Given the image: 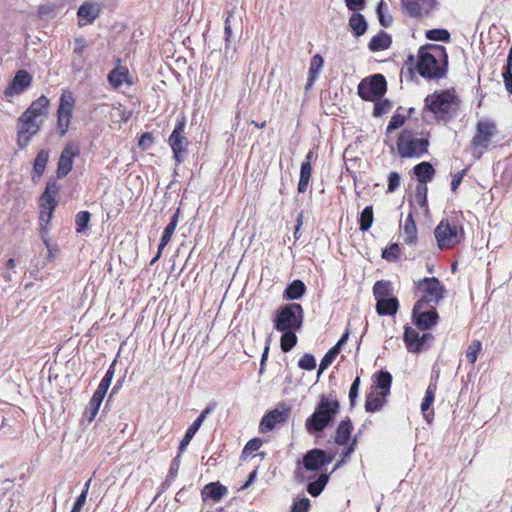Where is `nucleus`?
Listing matches in <instances>:
<instances>
[{"label": "nucleus", "mask_w": 512, "mask_h": 512, "mask_svg": "<svg viewBox=\"0 0 512 512\" xmlns=\"http://www.w3.org/2000/svg\"><path fill=\"white\" fill-rule=\"evenodd\" d=\"M401 4L405 12L411 17H424L431 14L435 6L436 0H401Z\"/></svg>", "instance_id": "14"}, {"label": "nucleus", "mask_w": 512, "mask_h": 512, "mask_svg": "<svg viewBox=\"0 0 512 512\" xmlns=\"http://www.w3.org/2000/svg\"><path fill=\"white\" fill-rule=\"evenodd\" d=\"M497 133L496 125L489 120H480L476 125V134L472 139L474 147L486 149L492 137Z\"/></svg>", "instance_id": "13"}, {"label": "nucleus", "mask_w": 512, "mask_h": 512, "mask_svg": "<svg viewBox=\"0 0 512 512\" xmlns=\"http://www.w3.org/2000/svg\"><path fill=\"white\" fill-rule=\"evenodd\" d=\"M262 446V440L259 438H254L248 441L246 446L244 447L243 453H252L260 449Z\"/></svg>", "instance_id": "60"}, {"label": "nucleus", "mask_w": 512, "mask_h": 512, "mask_svg": "<svg viewBox=\"0 0 512 512\" xmlns=\"http://www.w3.org/2000/svg\"><path fill=\"white\" fill-rule=\"evenodd\" d=\"M340 404L335 394H323L313 412L305 421V429L309 434H320L331 425L339 413Z\"/></svg>", "instance_id": "2"}, {"label": "nucleus", "mask_w": 512, "mask_h": 512, "mask_svg": "<svg viewBox=\"0 0 512 512\" xmlns=\"http://www.w3.org/2000/svg\"><path fill=\"white\" fill-rule=\"evenodd\" d=\"M375 380L371 388L376 391H381L386 394H390V387L392 383V375L388 371H380L375 374Z\"/></svg>", "instance_id": "32"}, {"label": "nucleus", "mask_w": 512, "mask_h": 512, "mask_svg": "<svg viewBox=\"0 0 512 512\" xmlns=\"http://www.w3.org/2000/svg\"><path fill=\"white\" fill-rule=\"evenodd\" d=\"M377 14L379 22L383 27H389L392 24L393 18L391 14L388 13V7L383 1H381L377 6Z\"/></svg>", "instance_id": "44"}, {"label": "nucleus", "mask_w": 512, "mask_h": 512, "mask_svg": "<svg viewBox=\"0 0 512 512\" xmlns=\"http://www.w3.org/2000/svg\"><path fill=\"white\" fill-rule=\"evenodd\" d=\"M101 7L97 3H84L82 4L77 12L79 26L92 24L94 20L100 15Z\"/></svg>", "instance_id": "21"}, {"label": "nucleus", "mask_w": 512, "mask_h": 512, "mask_svg": "<svg viewBox=\"0 0 512 512\" xmlns=\"http://www.w3.org/2000/svg\"><path fill=\"white\" fill-rule=\"evenodd\" d=\"M399 307L398 299L395 297L381 298L377 300L376 311L379 315H395Z\"/></svg>", "instance_id": "30"}, {"label": "nucleus", "mask_w": 512, "mask_h": 512, "mask_svg": "<svg viewBox=\"0 0 512 512\" xmlns=\"http://www.w3.org/2000/svg\"><path fill=\"white\" fill-rule=\"evenodd\" d=\"M297 330L281 331L280 347L283 352H289L297 344Z\"/></svg>", "instance_id": "42"}, {"label": "nucleus", "mask_w": 512, "mask_h": 512, "mask_svg": "<svg viewBox=\"0 0 512 512\" xmlns=\"http://www.w3.org/2000/svg\"><path fill=\"white\" fill-rule=\"evenodd\" d=\"M421 298L415 303V311L423 309L425 305H437L444 297L445 288L436 277H425L415 283Z\"/></svg>", "instance_id": "5"}, {"label": "nucleus", "mask_w": 512, "mask_h": 512, "mask_svg": "<svg viewBox=\"0 0 512 512\" xmlns=\"http://www.w3.org/2000/svg\"><path fill=\"white\" fill-rule=\"evenodd\" d=\"M309 507L310 500L308 498H302L293 504L291 512H307Z\"/></svg>", "instance_id": "59"}, {"label": "nucleus", "mask_w": 512, "mask_h": 512, "mask_svg": "<svg viewBox=\"0 0 512 512\" xmlns=\"http://www.w3.org/2000/svg\"><path fill=\"white\" fill-rule=\"evenodd\" d=\"M382 257L388 261H396L399 258V245L393 243L385 248L382 252Z\"/></svg>", "instance_id": "53"}, {"label": "nucleus", "mask_w": 512, "mask_h": 512, "mask_svg": "<svg viewBox=\"0 0 512 512\" xmlns=\"http://www.w3.org/2000/svg\"><path fill=\"white\" fill-rule=\"evenodd\" d=\"M481 350L482 344L479 340H473L470 343L466 350V358L471 365H474Z\"/></svg>", "instance_id": "46"}, {"label": "nucleus", "mask_w": 512, "mask_h": 512, "mask_svg": "<svg viewBox=\"0 0 512 512\" xmlns=\"http://www.w3.org/2000/svg\"><path fill=\"white\" fill-rule=\"evenodd\" d=\"M387 396L388 394L371 388L370 393L366 397L365 410L370 413L379 411L386 403Z\"/></svg>", "instance_id": "25"}, {"label": "nucleus", "mask_w": 512, "mask_h": 512, "mask_svg": "<svg viewBox=\"0 0 512 512\" xmlns=\"http://www.w3.org/2000/svg\"><path fill=\"white\" fill-rule=\"evenodd\" d=\"M391 107L392 104L389 100L377 102L374 106V115L380 116L382 114H385L391 109Z\"/></svg>", "instance_id": "58"}, {"label": "nucleus", "mask_w": 512, "mask_h": 512, "mask_svg": "<svg viewBox=\"0 0 512 512\" xmlns=\"http://www.w3.org/2000/svg\"><path fill=\"white\" fill-rule=\"evenodd\" d=\"M430 309L427 311H422V309H418L415 311V307L413 308V317L415 319V324L423 330L429 329L434 326L438 319V313L435 309V306L429 305Z\"/></svg>", "instance_id": "19"}, {"label": "nucleus", "mask_w": 512, "mask_h": 512, "mask_svg": "<svg viewBox=\"0 0 512 512\" xmlns=\"http://www.w3.org/2000/svg\"><path fill=\"white\" fill-rule=\"evenodd\" d=\"M427 191V186L424 184H418L416 186L415 199L421 207L427 206Z\"/></svg>", "instance_id": "51"}, {"label": "nucleus", "mask_w": 512, "mask_h": 512, "mask_svg": "<svg viewBox=\"0 0 512 512\" xmlns=\"http://www.w3.org/2000/svg\"><path fill=\"white\" fill-rule=\"evenodd\" d=\"M436 390H437L436 383L431 382L426 389L425 396H424L423 402L421 404V411L423 413L425 420L428 423L432 422L433 415H434V412H433V410H430V407H431L432 403L434 402Z\"/></svg>", "instance_id": "26"}, {"label": "nucleus", "mask_w": 512, "mask_h": 512, "mask_svg": "<svg viewBox=\"0 0 512 512\" xmlns=\"http://www.w3.org/2000/svg\"><path fill=\"white\" fill-rule=\"evenodd\" d=\"M87 46V41L84 37L80 36L75 38L71 56V68L73 73H80L84 70L86 62L84 52Z\"/></svg>", "instance_id": "16"}, {"label": "nucleus", "mask_w": 512, "mask_h": 512, "mask_svg": "<svg viewBox=\"0 0 512 512\" xmlns=\"http://www.w3.org/2000/svg\"><path fill=\"white\" fill-rule=\"evenodd\" d=\"M434 235L441 250L452 248L460 242L456 225H452L447 219L437 225Z\"/></svg>", "instance_id": "11"}, {"label": "nucleus", "mask_w": 512, "mask_h": 512, "mask_svg": "<svg viewBox=\"0 0 512 512\" xmlns=\"http://www.w3.org/2000/svg\"><path fill=\"white\" fill-rule=\"evenodd\" d=\"M324 60L321 55L316 54L312 57L310 61V67H309V75L312 76V78H317L319 75V72L323 66Z\"/></svg>", "instance_id": "50"}, {"label": "nucleus", "mask_w": 512, "mask_h": 512, "mask_svg": "<svg viewBox=\"0 0 512 512\" xmlns=\"http://www.w3.org/2000/svg\"><path fill=\"white\" fill-rule=\"evenodd\" d=\"M373 294L377 300L381 298H390L392 294V287L389 281H377L373 286Z\"/></svg>", "instance_id": "41"}, {"label": "nucleus", "mask_w": 512, "mask_h": 512, "mask_svg": "<svg viewBox=\"0 0 512 512\" xmlns=\"http://www.w3.org/2000/svg\"><path fill=\"white\" fill-rule=\"evenodd\" d=\"M404 342L406 344V347L408 351L417 353L420 351V344H419V333L411 328L406 327L404 332Z\"/></svg>", "instance_id": "38"}, {"label": "nucleus", "mask_w": 512, "mask_h": 512, "mask_svg": "<svg viewBox=\"0 0 512 512\" xmlns=\"http://www.w3.org/2000/svg\"><path fill=\"white\" fill-rule=\"evenodd\" d=\"M75 105V98L71 91H63L57 110V130L60 136H64L70 126L72 112Z\"/></svg>", "instance_id": "10"}, {"label": "nucleus", "mask_w": 512, "mask_h": 512, "mask_svg": "<svg viewBox=\"0 0 512 512\" xmlns=\"http://www.w3.org/2000/svg\"><path fill=\"white\" fill-rule=\"evenodd\" d=\"M503 81L507 92L512 94V71L509 67H505L503 71Z\"/></svg>", "instance_id": "62"}, {"label": "nucleus", "mask_w": 512, "mask_h": 512, "mask_svg": "<svg viewBox=\"0 0 512 512\" xmlns=\"http://www.w3.org/2000/svg\"><path fill=\"white\" fill-rule=\"evenodd\" d=\"M373 220H374V216H373L372 206L365 207L360 214V219H359L360 230L368 231L373 224Z\"/></svg>", "instance_id": "43"}, {"label": "nucleus", "mask_w": 512, "mask_h": 512, "mask_svg": "<svg viewBox=\"0 0 512 512\" xmlns=\"http://www.w3.org/2000/svg\"><path fill=\"white\" fill-rule=\"evenodd\" d=\"M289 414L290 408L286 407L284 404H282L280 408L269 411L260 422L259 428L261 432H269L273 430L277 424L285 423L288 420Z\"/></svg>", "instance_id": "15"}, {"label": "nucleus", "mask_w": 512, "mask_h": 512, "mask_svg": "<svg viewBox=\"0 0 512 512\" xmlns=\"http://www.w3.org/2000/svg\"><path fill=\"white\" fill-rule=\"evenodd\" d=\"M443 58L447 62L445 48L441 45H426L418 51L417 70L419 74L428 79L440 78L445 75V68L439 63V59Z\"/></svg>", "instance_id": "3"}, {"label": "nucleus", "mask_w": 512, "mask_h": 512, "mask_svg": "<svg viewBox=\"0 0 512 512\" xmlns=\"http://www.w3.org/2000/svg\"><path fill=\"white\" fill-rule=\"evenodd\" d=\"M329 481V476L327 474H321L317 480L310 482L307 486V491L313 497H317L324 490L326 484Z\"/></svg>", "instance_id": "40"}, {"label": "nucleus", "mask_w": 512, "mask_h": 512, "mask_svg": "<svg viewBox=\"0 0 512 512\" xmlns=\"http://www.w3.org/2000/svg\"><path fill=\"white\" fill-rule=\"evenodd\" d=\"M101 403H102V400L96 399L93 396L90 399V402L84 412V415L89 422H92L95 419V417L99 411V408L101 406Z\"/></svg>", "instance_id": "47"}, {"label": "nucleus", "mask_w": 512, "mask_h": 512, "mask_svg": "<svg viewBox=\"0 0 512 512\" xmlns=\"http://www.w3.org/2000/svg\"><path fill=\"white\" fill-rule=\"evenodd\" d=\"M52 215H53V213H50V210L40 208L39 220H40V224L42 226V230H44L45 226L49 224V222L51 221Z\"/></svg>", "instance_id": "63"}, {"label": "nucleus", "mask_w": 512, "mask_h": 512, "mask_svg": "<svg viewBox=\"0 0 512 512\" xmlns=\"http://www.w3.org/2000/svg\"><path fill=\"white\" fill-rule=\"evenodd\" d=\"M58 192L59 186L56 181H49L40 197V208L50 210V213H53L57 206L56 196Z\"/></svg>", "instance_id": "20"}, {"label": "nucleus", "mask_w": 512, "mask_h": 512, "mask_svg": "<svg viewBox=\"0 0 512 512\" xmlns=\"http://www.w3.org/2000/svg\"><path fill=\"white\" fill-rule=\"evenodd\" d=\"M227 493V487L217 481L206 484L201 491V496L203 501L211 500L218 502L227 495Z\"/></svg>", "instance_id": "23"}, {"label": "nucleus", "mask_w": 512, "mask_h": 512, "mask_svg": "<svg viewBox=\"0 0 512 512\" xmlns=\"http://www.w3.org/2000/svg\"><path fill=\"white\" fill-rule=\"evenodd\" d=\"M184 129L185 120L182 119L177 122L168 140L169 145L173 151V157L176 161V165L182 163L183 157L187 153V146L189 144V141L185 136H183Z\"/></svg>", "instance_id": "12"}, {"label": "nucleus", "mask_w": 512, "mask_h": 512, "mask_svg": "<svg viewBox=\"0 0 512 512\" xmlns=\"http://www.w3.org/2000/svg\"><path fill=\"white\" fill-rule=\"evenodd\" d=\"M44 123V120L34 117L33 115H29V113L24 112L19 120H18V136L17 143L20 148H24L28 145L31 138L36 135L41 125Z\"/></svg>", "instance_id": "9"}, {"label": "nucleus", "mask_w": 512, "mask_h": 512, "mask_svg": "<svg viewBox=\"0 0 512 512\" xmlns=\"http://www.w3.org/2000/svg\"><path fill=\"white\" fill-rule=\"evenodd\" d=\"M49 159V151L42 149L38 152L33 165L32 180L37 182L43 176L47 162Z\"/></svg>", "instance_id": "28"}, {"label": "nucleus", "mask_w": 512, "mask_h": 512, "mask_svg": "<svg viewBox=\"0 0 512 512\" xmlns=\"http://www.w3.org/2000/svg\"><path fill=\"white\" fill-rule=\"evenodd\" d=\"M304 311L300 304L292 303L281 306L274 318L277 331L300 330L303 325Z\"/></svg>", "instance_id": "4"}, {"label": "nucleus", "mask_w": 512, "mask_h": 512, "mask_svg": "<svg viewBox=\"0 0 512 512\" xmlns=\"http://www.w3.org/2000/svg\"><path fill=\"white\" fill-rule=\"evenodd\" d=\"M427 39L432 41H442L448 42L450 41V33L446 29H431L427 30L425 33Z\"/></svg>", "instance_id": "45"}, {"label": "nucleus", "mask_w": 512, "mask_h": 512, "mask_svg": "<svg viewBox=\"0 0 512 512\" xmlns=\"http://www.w3.org/2000/svg\"><path fill=\"white\" fill-rule=\"evenodd\" d=\"M50 101L45 95H41L27 108L25 112L45 121L48 115Z\"/></svg>", "instance_id": "27"}, {"label": "nucleus", "mask_w": 512, "mask_h": 512, "mask_svg": "<svg viewBox=\"0 0 512 512\" xmlns=\"http://www.w3.org/2000/svg\"><path fill=\"white\" fill-rule=\"evenodd\" d=\"M332 461V457H327L324 450L312 449L308 451L303 457V466L298 465L294 477L299 483L305 482L310 477L304 474V470L319 471L323 466L329 464Z\"/></svg>", "instance_id": "7"}, {"label": "nucleus", "mask_w": 512, "mask_h": 512, "mask_svg": "<svg viewBox=\"0 0 512 512\" xmlns=\"http://www.w3.org/2000/svg\"><path fill=\"white\" fill-rule=\"evenodd\" d=\"M128 76V69L120 66L109 72L108 81L113 88H119L124 82L128 81Z\"/></svg>", "instance_id": "35"}, {"label": "nucleus", "mask_w": 512, "mask_h": 512, "mask_svg": "<svg viewBox=\"0 0 512 512\" xmlns=\"http://www.w3.org/2000/svg\"><path fill=\"white\" fill-rule=\"evenodd\" d=\"M306 291V286L301 280H294L287 286L284 292V298L289 300L300 299Z\"/></svg>", "instance_id": "37"}, {"label": "nucleus", "mask_w": 512, "mask_h": 512, "mask_svg": "<svg viewBox=\"0 0 512 512\" xmlns=\"http://www.w3.org/2000/svg\"><path fill=\"white\" fill-rule=\"evenodd\" d=\"M413 170L418 179V184L426 185L427 182L432 181L435 175L432 164L426 161L417 164Z\"/></svg>", "instance_id": "29"}, {"label": "nucleus", "mask_w": 512, "mask_h": 512, "mask_svg": "<svg viewBox=\"0 0 512 512\" xmlns=\"http://www.w3.org/2000/svg\"><path fill=\"white\" fill-rule=\"evenodd\" d=\"M400 182H401L400 174L398 172H391L388 176L387 191L390 193L395 192L399 188Z\"/></svg>", "instance_id": "54"}, {"label": "nucleus", "mask_w": 512, "mask_h": 512, "mask_svg": "<svg viewBox=\"0 0 512 512\" xmlns=\"http://www.w3.org/2000/svg\"><path fill=\"white\" fill-rule=\"evenodd\" d=\"M32 77L26 70H19L6 87L4 94L7 97L19 95L31 85Z\"/></svg>", "instance_id": "17"}, {"label": "nucleus", "mask_w": 512, "mask_h": 512, "mask_svg": "<svg viewBox=\"0 0 512 512\" xmlns=\"http://www.w3.org/2000/svg\"><path fill=\"white\" fill-rule=\"evenodd\" d=\"M179 469L178 463H176V460H174L170 466L168 475L166 477L165 483L166 485H170V483L175 479L177 472Z\"/></svg>", "instance_id": "64"}, {"label": "nucleus", "mask_w": 512, "mask_h": 512, "mask_svg": "<svg viewBox=\"0 0 512 512\" xmlns=\"http://www.w3.org/2000/svg\"><path fill=\"white\" fill-rule=\"evenodd\" d=\"M178 216L179 210H177L171 217L169 224L165 227L163 235L160 239V244L158 246V251L156 256L151 260L150 265H154L162 255L163 249L170 242L171 237L177 227L178 224Z\"/></svg>", "instance_id": "22"}, {"label": "nucleus", "mask_w": 512, "mask_h": 512, "mask_svg": "<svg viewBox=\"0 0 512 512\" xmlns=\"http://www.w3.org/2000/svg\"><path fill=\"white\" fill-rule=\"evenodd\" d=\"M391 44V36L384 31H380L377 35L372 37L368 44V47L371 51L377 52L388 49L391 46Z\"/></svg>", "instance_id": "31"}, {"label": "nucleus", "mask_w": 512, "mask_h": 512, "mask_svg": "<svg viewBox=\"0 0 512 512\" xmlns=\"http://www.w3.org/2000/svg\"><path fill=\"white\" fill-rule=\"evenodd\" d=\"M199 428L200 426L196 425L193 422L192 425L186 430V433L179 445L180 453H183L186 450L187 446L189 445L190 441L192 440L196 432L199 430Z\"/></svg>", "instance_id": "48"}, {"label": "nucleus", "mask_w": 512, "mask_h": 512, "mask_svg": "<svg viewBox=\"0 0 512 512\" xmlns=\"http://www.w3.org/2000/svg\"><path fill=\"white\" fill-rule=\"evenodd\" d=\"M460 100L454 89L435 91L424 99L422 118L426 122L448 121L457 116Z\"/></svg>", "instance_id": "1"}, {"label": "nucleus", "mask_w": 512, "mask_h": 512, "mask_svg": "<svg viewBox=\"0 0 512 512\" xmlns=\"http://www.w3.org/2000/svg\"><path fill=\"white\" fill-rule=\"evenodd\" d=\"M90 213L88 211H81L75 217L76 231L82 233L88 226L90 221Z\"/></svg>", "instance_id": "49"}, {"label": "nucleus", "mask_w": 512, "mask_h": 512, "mask_svg": "<svg viewBox=\"0 0 512 512\" xmlns=\"http://www.w3.org/2000/svg\"><path fill=\"white\" fill-rule=\"evenodd\" d=\"M352 423L349 418L342 420L335 432L334 441L338 445H345L350 438Z\"/></svg>", "instance_id": "34"}, {"label": "nucleus", "mask_w": 512, "mask_h": 512, "mask_svg": "<svg viewBox=\"0 0 512 512\" xmlns=\"http://www.w3.org/2000/svg\"><path fill=\"white\" fill-rule=\"evenodd\" d=\"M153 144L152 134L149 132L143 133L139 139L138 145L143 149H149Z\"/></svg>", "instance_id": "61"}, {"label": "nucleus", "mask_w": 512, "mask_h": 512, "mask_svg": "<svg viewBox=\"0 0 512 512\" xmlns=\"http://www.w3.org/2000/svg\"><path fill=\"white\" fill-rule=\"evenodd\" d=\"M387 90V82L382 74H374L364 78L358 85L359 96L366 101L380 99Z\"/></svg>", "instance_id": "8"}, {"label": "nucleus", "mask_w": 512, "mask_h": 512, "mask_svg": "<svg viewBox=\"0 0 512 512\" xmlns=\"http://www.w3.org/2000/svg\"><path fill=\"white\" fill-rule=\"evenodd\" d=\"M359 386H360V377L357 376L355 378V380L353 381V383L350 387V390H349V400H350L351 406H354V404L356 402V399L358 397V392H359Z\"/></svg>", "instance_id": "56"}, {"label": "nucleus", "mask_w": 512, "mask_h": 512, "mask_svg": "<svg viewBox=\"0 0 512 512\" xmlns=\"http://www.w3.org/2000/svg\"><path fill=\"white\" fill-rule=\"evenodd\" d=\"M349 27L356 37H360L367 30V22L362 14L353 13L349 18Z\"/></svg>", "instance_id": "36"}, {"label": "nucleus", "mask_w": 512, "mask_h": 512, "mask_svg": "<svg viewBox=\"0 0 512 512\" xmlns=\"http://www.w3.org/2000/svg\"><path fill=\"white\" fill-rule=\"evenodd\" d=\"M427 138H417L409 129H404L397 140L398 154L402 158H419L428 152Z\"/></svg>", "instance_id": "6"}, {"label": "nucleus", "mask_w": 512, "mask_h": 512, "mask_svg": "<svg viewBox=\"0 0 512 512\" xmlns=\"http://www.w3.org/2000/svg\"><path fill=\"white\" fill-rule=\"evenodd\" d=\"M405 122V117L400 114H395L392 116L389 124L387 126V133H391L393 130L401 127Z\"/></svg>", "instance_id": "55"}, {"label": "nucleus", "mask_w": 512, "mask_h": 512, "mask_svg": "<svg viewBox=\"0 0 512 512\" xmlns=\"http://www.w3.org/2000/svg\"><path fill=\"white\" fill-rule=\"evenodd\" d=\"M110 384L111 383L107 382V380L102 379L101 382L99 383L96 391L94 392L93 397L103 401V399L107 393V390L110 387Z\"/></svg>", "instance_id": "57"}, {"label": "nucleus", "mask_w": 512, "mask_h": 512, "mask_svg": "<svg viewBox=\"0 0 512 512\" xmlns=\"http://www.w3.org/2000/svg\"><path fill=\"white\" fill-rule=\"evenodd\" d=\"M312 166L308 162H303L300 169V179L298 183V192L304 193L307 191L309 181L311 178Z\"/></svg>", "instance_id": "39"}, {"label": "nucleus", "mask_w": 512, "mask_h": 512, "mask_svg": "<svg viewBox=\"0 0 512 512\" xmlns=\"http://www.w3.org/2000/svg\"><path fill=\"white\" fill-rule=\"evenodd\" d=\"M79 154V150L72 144H68L61 152L58 167L57 176L63 178L68 175L73 167V159Z\"/></svg>", "instance_id": "18"}, {"label": "nucleus", "mask_w": 512, "mask_h": 512, "mask_svg": "<svg viewBox=\"0 0 512 512\" xmlns=\"http://www.w3.org/2000/svg\"><path fill=\"white\" fill-rule=\"evenodd\" d=\"M348 337V332L344 333L339 341L324 355L319 365V370L317 373L318 377L332 364L334 359L339 354L341 347L346 343Z\"/></svg>", "instance_id": "24"}, {"label": "nucleus", "mask_w": 512, "mask_h": 512, "mask_svg": "<svg viewBox=\"0 0 512 512\" xmlns=\"http://www.w3.org/2000/svg\"><path fill=\"white\" fill-rule=\"evenodd\" d=\"M403 236L406 244L415 245L417 243V226L412 213H409L405 220Z\"/></svg>", "instance_id": "33"}, {"label": "nucleus", "mask_w": 512, "mask_h": 512, "mask_svg": "<svg viewBox=\"0 0 512 512\" xmlns=\"http://www.w3.org/2000/svg\"><path fill=\"white\" fill-rule=\"evenodd\" d=\"M298 365L304 370L311 371L315 369L316 361L312 354L306 353L300 358Z\"/></svg>", "instance_id": "52"}]
</instances>
